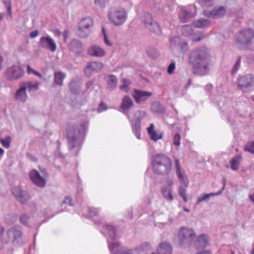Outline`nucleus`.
<instances>
[{
	"label": "nucleus",
	"mask_w": 254,
	"mask_h": 254,
	"mask_svg": "<svg viewBox=\"0 0 254 254\" xmlns=\"http://www.w3.org/2000/svg\"><path fill=\"white\" fill-rule=\"evenodd\" d=\"M154 172L159 175H167L171 171L172 162L171 159L164 154H156L152 161Z\"/></svg>",
	"instance_id": "nucleus-2"
},
{
	"label": "nucleus",
	"mask_w": 254,
	"mask_h": 254,
	"mask_svg": "<svg viewBox=\"0 0 254 254\" xmlns=\"http://www.w3.org/2000/svg\"><path fill=\"white\" fill-rule=\"evenodd\" d=\"M150 109L153 113L158 114H163L165 112V108L158 101L154 102L152 104Z\"/></svg>",
	"instance_id": "nucleus-30"
},
{
	"label": "nucleus",
	"mask_w": 254,
	"mask_h": 254,
	"mask_svg": "<svg viewBox=\"0 0 254 254\" xmlns=\"http://www.w3.org/2000/svg\"><path fill=\"white\" fill-rule=\"evenodd\" d=\"M179 19L182 23H185L192 16L191 11L186 7H181L179 11Z\"/></svg>",
	"instance_id": "nucleus-27"
},
{
	"label": "nucleus",
	"mask_w": 254,
	"mask_h": 254,
	"mask_svg": "<svg viewBox=\"0 0 254 254\" xmlns=\"http://www.w3.org/2000/svg\"><path fill=\"white\" fill-rule=\"evenodd\" d=\"M103 66V64L101 62H92L88 63L84 69V73L87 77H90L91 74L90 71L97 72L100 70Z\"/></svg>",
	"instance_id": "nucleus-17"
},
{
	"label": "nucleus",
	"mask_w": 254,
	"mask_h": 254,
	"mask_svg": "<svg viewBox=\"0 0 254 254\" xmlns=\"http://www.w3.org/2000/svg\"><path fill=\"white\" fill-rule=\"evenodd\" d=\"M29 217L26 214H22L19 218L20 222L25 226H28V220L29 219Z\"/></svg>",
	"instance_id": "nucleus-43"
},
{
	"label": "nucleus",
	"mask_w": 254,
	"mask_h": 254,
	"mask_svg": "<svg viewBox=\"0 0 254 254\" xmlns=\"http://www.w3.org/2000/svg\"><path fill=\"white\" fill-rule=\"evenodd\" d=\"M175 165L176 170H180L181 166L180 164L179 160L178 159H176L175 160Z\"/></svg>",
	"instance_id": "nucleus-61"
},
{
	"label": "nucleus",
	"mask_w": 254,
	"mask_h": 254,
	"mask_svg": "<svg viewBox=\"0 0 254 254\" xmlns=\"http://www.w3.org/2000/svg\"><path fill=\"white\" fill-rule=\"evenodd\" d=\"M237 16L238 17H241L243 16V11L241 8L238 9L237 10V12L236 13Z\"/></svg>",
	"instance_id": "nucleus-64"
},
{
	"label": "nucleus",
	"mask_w": 254,
	"mask_h": 254,
	"mask_svg": "<svg viewBox=\"0 0 254 254\" xmlns=\"http://www.w3.org/2000/svg\"><path fill=\"white\" fill-rule=\"evenodd\" d=\"M241 159L242 156L240 155H237L231 159L230 161V165L232 170L236 171L239 169Z\"/></svg>",
	"instance_id": "nucleus-32"
},
{
	"label": "nucleus",
	"mask_w": 254,
	"mask_h": 254,
	"mask_svg": "<svg viewBox=\"0 0 254 254\" xmlns=\"http://www.w3.org/2000/svg\"><path fill=\"white\" fill-rule=\"evenodd\" d=\"M149 134L150 135V138L154 141H157L162 137L161 134L159 135L155 130L152 131L151 133Z\"/></svg>",
	"instance_id": "nucleus-48"
},
{
	"label": "nucleus",
	"mask_w": 254,
	"mask_h": 254,
	"mask_svg": "<svg viewBox=\"0 0 254 254\" xmlns=\"http://www.w3.org/2000/svg\"><path fill=\"white\" fill-rule=\"evenodd\" d=\"M172 247L171 244L167 242H163L159 245L157 249L158 254H172Z\"/></svg>",
	"instance_id": "nucleus-28"
},
{
	"label": "nucleus",
	"mask_w": 254,
	"mask_h": 254,
	"mask_svg": "<svg viewBox=\"0 0 254 254\" xmlns=\"http://www.w3.org/2000/svg\"><path fill=\"white\" fill-rule=\"evenodd\" d=\"M108 0H94L95 3L96 5H99L101 7H105L106 3Z\"/></svg>",
	"instance_id": "nucleus-54"
},
{
	"label": "nucleus",
	"mask_w": 254,
	"mask_h": 254,
	"mask_svg": "<svg viewBox=\"0 0 254 254\" xmlns=\"http://www.w3.org/2000/svg\"><path fill=\"white\" fill-rule=\"evenodd\" d=\"M152 95V93L150 92L138 89H134L132 93V96L135 102L138 104L140 103L141 102L145 101Z\"/></svg>",
	"instance_id": "nucleus-16"
},
{
	"label": "nucleus",
	"mask_w": 254,
	"mask_h": 254,
	"mask_svg": "<svg viewBox=\"0 0 254 254\" xmlns=\"http://www.w3.org/2000/svg\"><path fill=\"white\" fill-rule=\"evenodd\" d=\"M182 51L185 53L188 50V43L187 42H184L181 43L180 45Z\"/></svg>",
	"instance_id": "nucleus-58"
},
{
	"label": "nucleus",
	"mask_w": 254,
	"mask_h": 254,
	"mask_svg": "<svg viewBox=\"0 0 254 254\" xmlns=\"http://www.w3.org/2000/svg\"><path fill=\"white\" fill-rule=\"evenodd\" d=\"M67 203L69 206H73L72 198L70 196H67L65 197L62 203V205H63L64 203Z\"/></svg>",
	"instance_id": "nucleus-53"
},
{
	"label": "nucleus",
	"mask_w": 254,
	"mask_h": 254,
	"mask_svg": "<svg viewBox=\"0 0 254 254\" xmlns=\"http://www.w3.org/2000/svg\"><path fill=\"white\" fill-rule=\"evenodd\" d=\"M249 198L253 202H254V190L251 191L249 194Z\"/></svg>",
	"instance_id": "nucleus-63"
},
{
	"label": "nucleus",
	"mask_w": 254,
	"mask_h": 254,
	"mask_svg": "<svg viewBox=\"0 0 254 254\" xmlns=\"http://www.w3.org/2000/svg\"><path fill=\"white\" fill-rule=\"evenodd\" d=\"M123 85L120 86V89L125 92H128L129 91V86L131 84V81L127 79H123L122 80Z\"/></svg>",
	"instance_id": "nucleus-40"
},
{
	"label": "nucleus",
	"mask_w": 254,
	"mask_h": 254,
	"mask_svg": "<svg viewBox=\"0 0 254 254\" xmlns=\"http://www.w3.org/2000/svg\"><path fill=\"white\" fill-rule=\"evenodd\" d=\"M140 249L143 252H148L151 249V246L147 243H143L140 245Z\"/></svg>",
	"instance_id": "nucleus-51"
},
{
	"label": "nucleus",
	"mask_w": 254,
	"mask_h": 254,
	"mask_svg": "<svg viewBox=\"0 0 254 254\" xmlns=\"http://www.w3.org/2000/svg\"><path fill=\"white\" fill-rule=\"evenodd\" d=\"M108 245L112 254H132L131 250L122 247L119 242H110L108 241Z\"/></svg>",
	"instance_id": "nucleus-14"
},
{
	"label": "nucleus",
	"mask_w": 254,
	"mask_h": 254,
	"mask_svg": "<svg viewBox=\"0 0 254 254\" xmlns=\"http://www.w3.org/2000/svg\"><path fill=\"white\" fill-rule=\"evenodd\" d=\"M18 217V215L17 213L8 214L5 218L6 223L8 224H12L15 223Z\"/></svg>",
	"instance_id": "nucleus-38"
},
{
	"label": "nucleus",
	"mask_w": 254,
	"mask_h": 254,
	"mask_svg": "<svg viewBox=\"0 0 254 254\" xmlns=\"http://www.w3.org/2000/svg\"><path fill=\"white\" fill-rule=\"evenodd\" d=\"M187 187H185L184 186H180L179 188V193L181 196L183 198L184 201L185 202L187 201V192H186V188Z\"/></svg>",
	"instance_id": "nucleus-41"
},
{
	"label": "nucleus",
	"mask_w": 254,
	"mask_h": 254,
	"mask_svg": "<svg viewBox=\"0 0 254 254\" xmlns=\"http://www.w3.org/2000/svg\"><path fill=\"white\" fill-rule=\"evenodd\" d=\"M176 64L175 62L171 63L168 66L167 68V72L169 74L174 73V69H175Z\"/></svg>",
	"instance_id": "nucleus-52"
},
{
	"label": "nucleus",
	"mask_w": 254,
	"mask_h": 254,
	"mask_svg": "<svg viewBox=\"0 0 254 254\" xmlns=\"http://www.w3.org/2000/svg\"><path fill=\"white\" fill-rule=\"evenodd\" d=\"M80 78L76 76L73 77L68 84L70 91L74 94L79 95L81 90V86L80 85Z\"/></svg>",
	"instance_id": "nucleus-18"
},
{
	"label": "nucleus",
	"mask_w": 254,
	"mask_h": 254,
	"mask_svg": "<svg viewBox=\"0 0 254 254\" xmlns=\"http://www.w3.org/2000/svg\"><path fill=\"white\" fill-rule=\"evenodd\" d=\"M6 235L14 247H22L25 243L21 228L19 226H14L7 230Z\"/></svg>",
	"instance_id": "nucleus-5"
},
{
	"label": "nucleus",
	"mask_w": 254,
	"mask_h": 254,
	"mask_svg": "<svg viewBox=\"0 0 254 254\" xmlns=\"http://www.w3.org/2000/svg\"><path fill=\"white\" fill-rule=\"evenodd\" d=\"M241 58L240 57H239L236 63L234 65L232 70V73L234 74L237 72L238 69L239 68L241 64Z\"/></svg>",
	"instance_id": "nucleus-46"
},
{
	"label": "nucleus",
	"mask_w": 254,
	"mask_h": 254,
	"mask_svg": "<svg viewBox=\"0 0 254 254\" xmlns=\"http://www.w3.org/2000/svg\"><path fill=\"white\" fill-rule=\"evenodd\" d=\"M142 21L145 27L150 32L159 34L161 33V29L158 22L155 20L152 15L149 13H145L142 18Z\"/></svg>",
	"instance_id": "nucleus-9"
},
{
	"label": "nucleus",
	"mask_w": 254,
	"mask_h": 254,
	"mask_svg": "<svg viewBox=\"0 0 254 254\" xmlns=\"http://www.w3.org/2000/svg\"><path fill=\"white\" fill-rule=\"evenodd\" d=\"M195 237V233L192 229L182 227L178 233V246L183 248L189 247Z\"/></svg>",
	"instance_id": "nucleus-4"
},
{
	"label": "nucleus",
	"mask_w": 254,
	"mask_h": 254,
	"mask_svg": "<svg viewBox=\"0 0 254 254\" xmlns=\"http://www.w3.org/2000/svg\"><path fill=\"white\" fill-rule=\"evenodd\" d=\"M133 105V100L129 96L125 95L123 98L120 107L123 110V113L127 115L128 118L129 117L128 115V110Z\"/></svg>",
	"instance_id": "nucleus-23"
},
{
	"label": "nucleus",
	"mask_w": 254,
	"mask_h": 254,
	"mask_svg": "<svg viewBox=\"0 0 254 254\" xmlns=\"http://www.w3.org/2000/svg\"><path fill=\"white\" fill-rule=\"evenodd\" d=\"M68 139V147L69 150L75 147L80 146L82 143L80 137L81 131L78 127L73 125H68L66 128Z\"/></svg>",
	"instance_id": "nucleus-3"
},
{
	"label": "nucleus",
	"mask_w": 254,
	"mask_h": 254,
	"mask_svg": "<svg viewBox=\"0 0 254 254\" xmlns=\"http://www.w3.org/2000/svg\"><path fill=\"white\" fill-rule=\"evenodd\" d=\"M93 21L90 17L82 18L77 24V36L81 38H87L91 32Z\"/></svg>",
	"instance_id": "nucleus-7"
},
{
	"label": "nucleus",
	"mask_w": 254,
	"mask_h": 254,
	"mask_svg": "<svg viewBox=\"0 0 254 254\" xmlns=\"http://www.w3.org/2000/svg\"><path fill=\"white\" fill-rule=\"evenodd\" d=\"M203 14L204 16L206 17L213 18L212 10L211 11L204 10L203 12Z\"/></svg>",
	"instance_id": "nucleus-59"
},
{
	"label": "nucleus",
	"mask_w": 254,
	"mask_h": 254,
	"mask_svg": "<svg viewBox=\"0 0 254 254\" xmlns=\"http://www.w3.org/2000/svg\"><path fill=\"white\" fill-rule=\"evenodd\" d=\"M69 50L76 54H79L83 51L82 43L76 39L72 40L68 45Z\"/></svg>",
	"instance_id": "nucleus-22"
},
{
	"label": "nucleus",
	"mask_w": 254,
	"mask_h": 254,
	"mask_svg": "<svg viewBox=\"0 0 254 254\" xmlns=\"http://www.w3.org/2000/svg\"><path fill=\"white\" fill-rule=\"evenodd\" d=\"M189 62L192 72L201 76L208 74L212 66L211 56L204 46L193 49L190 53Z\"/></svg>",
	"instance_id": "nucleus-1"
},
{
	"label": "nucleus",
	"mask_w": 254,
	"mask_h": 254,
	"mask_svg": "<svg viewBox=\"0 0 254 254\" xmlns=\"http://www.w3.org/2000/svg\"><path fill=\"white\" fill-rule=\"evenodd\" d=\"M146 50L148 56L150 58L152 59H156L159 57V52L156 48L150 47H148Z\"/></svg>",
	"instance_id": "nucleus-39"
},
{
	"label": "nucleus",
	"mask_w": 254,
	"mask_h": 254,
	"mask_svg": "<svg viewBox=\"0 0 254 254\" xmlns=\"http://www.w3.org/2000/svg\"><path fill=\"white\" fill-rule=\"evenodd\" d=\"M244 150L254 154V141L248 142L245 146Z\"/></svg>",
	"instance_id": "nucleus-44"
},
{
	"label": "nucleus",
	"mask_w": 254,
	"mask_h": 254,
	"mask_svg": "<svg viewBox=\"0 0 254 254\" xmlns=\"http://www.w3.org/2000/svg\"><path fill=\"white\" fill-rule=\"evenodd\" d=\"M88 53L92 57L101 58L106 55L105 50L98 45H92L88 50Z\"/></svg>",
	"instance_id": "nucleus-21"
},
{
	"label": "nucleus",
	"mask_w": 254,
	"mask_h": 254,
	"mask_svg": "<svg viewBox=\"0 0 254 254\" xmlns=\"http://www.w3.org/2000/svg\"><path fill=\"white\" fill-rule=\"evenodd\" d=\"M3 3L5 5V6L6 7L7 12L8 13V14L9 15H11V1L10 0H3Z\"/></svg>",
	"instance_id": "nucleus-50"
},
{
	"label": "nucleus",
	"mask_w": 254,
	"mask_h": 254,
	"mask_svg": "<svg viewBox=\"0 0 254 254\" xmlns=\"http://www.w3.org/2000/svg\"><path fill=\"white\" fill-rule=\"evenodd\" d=\"M181 136L180 134L176 133L173 137V143L175 146L179 147L180 145Z\"/></svg>",
	"instance_id": "nucleus-47"
},
{
	"label": "nucleus",
	"mask_w": 254,
	"mask_h": 254,
	"mask_svg": "<svg viewBox=\"0 0 254 254\" xmlns=\"http://www.w3.org/2000/svg\"><path fill=\"white\" fill-rule=\"evenodd\" d=\"M180 43V40L179 37L174 36L170 39V45L171 47H176L179 45Z\"/></svg>",
	"instance_id": "nucleus-45"
},
{
	"label": "nucleus",
	"mask_w": 254,
	"mask_h": 254,
	"mask_svg": "<svg viewBox=\"0 0 254 254\" xmlns=\"http://www.w3.org/2000/svg\"><path fill=\"white\" fill-rule=\"evenodd\" d=\"M95 224L99 227L103 228L105 226L104 224L100 220L95 221ZM105 227L108 231L109 236L110 238L112 240H114L117 236L116 228L114 226L110 225H106Z\"/></svg>",
	"instance_id": "nucleus-26"
},
{
	"label": "nucleus",
	"mask_w": 254,
	"mask_h": 254,
	"mask_svg": "<svg viewBox=\"0 0 254 254\" xmlns=\"http://www.w3.org/2000/svg\"><path fill=\"white\" fill-rule=\"evenodd\" d=\"M223 187L218 192H211V193H209L201 194L197 197V202L196 203V205L198 204L199 203H200L202 201H205V202H207L209 201V198L210 196H214L219 195L221 194L225 189V184H226V181H225V178H224L223 180Z\"/></svg>",
	"instance_id": "nucleus-20"
},
{
	"label": "nucleus",
	"mask_w": 254,
	"mask_h": 254,
	"mask_svg": "<svg viewBox=\"0 0 254 254\" xmlns=\"http://www.w3.org/2000/svg\"><path fill=\"white\" fill-rule=\"evenodd\" d=\"M238 87L244 92L254 89V76L251 74L240 76L237 80Z\"/></svg>",
	"instance_id": "nucleus-8"
},
{
	"label": "nucleus",
	"mask_w": 254,
	"mask_h": 254,
	"mask_svg": "<svg viewBox=\"0 0 254 254\" xmlns=\"http://www.w3.org/2000/svg\"><path fill=\"white\" fill-rule=\"evenodd\" d=\"M25 87H21L16 92L15 98L17 100L25 102L27 97Z\"/></svg>",
	"instance_id": "nucleus-34"
},
{
	"label": "nucleus",
	"mask_w": 254,
	"mask_h": 254,
	"mask_svg": "<svg viewBox=\"0 0 254 254\" xmlns=\"http://www.w3.org/2000/svg\"><path fill=\"white\" fill-rule=\"evenodd\" d=\"M22 85L24 87H25L26 90L27 89L29 91H31L33 90H38L39 87V83L38 82L33 83L32 81H28L23 83Z\"/></svg>",
	"instance_id": "nucleus-37"
},
{
	"label": "nucleus",
	"mask_w": 254,
	"mask_h": 254,
	"mask_svg": "<svg viewBox=\"0 0 254 254\" xmlns=\"http://www.w3.org/2000/svg\"><path fill=\"white\" fill-rule=\"evenodd\" d=\"M172 187H168L167 185H163L162 187L161 193L163 197L168 201H172L174 199L172 193Z\"/></svg>",
	"instance_id": "nucleus-29"
},
{
	"label": "nucleus",
	"mask_w": 254,
	"mask_h": 254,
	"mask_svg": "<svg viewBox=\"0 0 254 254\" xmlns=\"http://www.w3.org/2000/svg\"><path fill=\"white\" fill-rule=\"evenodd\" d=\"M105 80L107 83V88L110 91L115 90L117 87L118 82V79L114 74L105 75Z\"/></svg>",
	"instance_id": "nucleus-24"
},
{
	"label": "nucleus",
	"mask_w": 254,
	"mask_h": 254,
	"mask_svg": "<svg viewBox=\"0 0 254 254\" xmlns=\"http://www.w3.org/2000/svg\"><path fill=\"white\" fill-rule=\"evenodd\" d=\"M226 13V9L223 6L215 7L212 9L213 18L218 19Z\"/></svg>",
	"instance_id": "nucleus-35"
},
{
	"label": "nucleus",
	"mask_w": 254,
	"mask_h": 254,
	"mask_svg": "<svg viewBox=\"0 0 254 254\" xmlns=\"http://www.w3.org/2000/svg\"><path fill=\"white\" fill-rule=\"evenodd\" d=\"M106 109H107L106 104L104 103L103 102H102L99 104V106L98 108V112H101Z\"/></svg>",
	"instance_id": "nucleus-57"
},
{
	"label": "nucleus",
	"mask_w": 254,
	"mask_h": 254,
	"mask_svg": "<svg viewBox=\"0 0 254 254\" xmlns=\"http://www.w3.org/2000/svg\"><path fill=\"white\" fill-rule=\"evenodd\" d=\"M85 87V91L89 93L93 89L95 90L97 92L100 88V86L95 83V80L92 79L86 83Z\"/></svg>",
	"instance_id": "nucleus-36"
},
{
	"label": "nucleus",
	"mask_w": 254,
	"mask_h": 254,
	"mask_svg": "<svg viewBox=\"0 0 254 254\" xmlns=\"http://www.w3.org/2000/svg\"><path fill=\"white\" fill-rule=\"evenodd\" d=\"M39 46L44 49L50 50L54 52L57 50V45L54 40L49 36H43L39 39Z\"/></svg>",
	"instance_id": "nucleus-15"
},
{
	"label": "nucleus",
	"mask_w": 254,
	"mask_h": 254,
	"mask_svg": "<svg viewBox=\"0 0 254 254\" xmlns=\"http://www.w3.org/2000/svg\"><path fill=\"white\" fill-rule=\"evenodd\" d=\"M207 236L203 234L199 236L195 241L194 245L197 250L204 249L208 245Z\"/></svg>",
	"instance_id": "nucleus-25"
},
{
	"label": "nucleus",
	"mask_w": 254,
	"mask_h": 254,
	"mask_svg": "<svg viewBox=\"0 0 254 254\" xmlns=\"http://www.w3.org/2000/svg\"><path fill=\"white\" fill-rule=\"evenodd\" d=\"M11 191L16 200L22 204H26L31 198L27 191L22 190L19 187H14Z\"/></svg>",
	"instance_id": "nucleus-13"
},
{
	"label": "nucleus",
	"mask_w": 254,
	"mask_h": 254,
	"mask_svg": "<svg viewBox=\"0 0 254 254\" xmlns=\"http://www.w3.org/2000/svg\"><path fill=\"white\" fill-rule=\"evenodd\" d=\"M89 215L91 217H93L97 214L99 212V209L94 207L88 208Z\"/></svg>",
	"instance_id": "nucleus-49"
},
{
	"label": "nucleus",
	"mask_w": 254,
	"mask_h": 254,
	"mask_svg": "<svg viewBox=\"0 0 254 254\" xmlns=\"http://www.w3.org/2000/svg\"><path fill=\"white\" fill-rule=\"evenodd\" d=\"M102 32L104 35V42L106 43V44L110 46H112V43L108 39L107 36L105 33V31L103 28L102 29Z\"/></svg>",
	"instance_id": "nucleus-56"
},
{
	"label": "nucleus",
	"mask_w": 254,
	"mask_h": 254,
	"mask_svg": "<svg viewBox=\"0 0 254 254\" xmlns=\"http://www.w3.org/2000/svg\"><path fill=\"white\" fill-rule=\"evenodd\" d=\"M178 180L181 184V186H185V187H188L189 183L188 181H186L184 177L178 178Z\"/></svg>",
	"instance_id": "nucleus-55"
},
{
	"label": "nucleus",
	"mask_w": 254,
	"mask_h": 254,
	"mask_svg": "<svg viewBox=\"0 0 254 254\" xmlns=\"http://www.w3.org/2000/svg\"><path fill=\"white\" fill-rule=\"evenodd\" d=\"M254 37V30L251 29L241 30L236 38V42L241 46L249 44L252 43Z\"/></svg>",
	"instance_id": "nucleus-12"
},
{
	"label": "nucleus",
	"mask_w": 254,
	"mask_h": 254,
	"mask_svg": "<svg viewBox=\"0 0 254 254\" xmlns=\"http://www.w3.org/2000/svg\"><path fill=\"white\" fill-rule=\"evenodd\" d=\"M39 31L37 30H34L30 33V37L31 38H34L38 36Z\"/></svg>",
	"instance_id": "nucleus-60"
},
{
	"label": "nucleus",
	"mask_w": 254,
	"mask_h": 254,
	"mask_svg": "<svg viewBox=\"0 0 254 254\" xmlns=\"http://www.w3.org/2000/svg\"><path fill=\"white\" fill-rule=\"evenodd\" d=\"M108 15L110 21L117 26L123 24L127 19L126 11L121 7L111 8Z\"/></svg>",
	"instance_id": "nucleus-6"
},
{
	"label": "nucleus",
	"mask_w": 254,
	"mask_h": 254,
	"mask_svg": "<svg viewBox=\"0 0 254 254\" xmlns=\"http://www.w3.org/2000/svg\"><path fill=\"white\" fill-rule=\"evenodd\" d=\"M24 74V70L19 65L13 64L8 67L5 72V78L8 80L21 78Z\"/></svg>",
	"instance_id": "nucleus-11"
},
{
	"label": "nucleus",
	"mask_w": 254,
	"mask_h": 254,
	"mask_svg": "<svg viewBox=\"0 0 254 254\" xmlns=\"http://www.w3.org/2000/svg\"><path fill=\"white\" fill-rule=\"evenodd\" d=\"M0 141L2 145L5 148L7 149L10 147L11 137L9 136H7L5 139L1 138L0 139Z\"/></svg>",
	"instance_id": "nucleus-42"
},
{
	"label": "nucleus",
	"mask_w": 254,
	"mask_h": 254,
	"mask_svg": "<svg viewBox=\"0 0 254 254\" xmlns=\"http://www.w3.org/2000/svg\"><path fill=\"white\" fill-rule=\"evenodd\" d=\"M66 77V74L61 71H57L54 73V83L61 86L63 84V81Z\"/></svg>",
	"instance_id": "nucleus-33"
},
{
	"label": "nucleus",
	"mask_w": 254,
	"mask_h": 254,
	"mask_svg": "<svg viewBox=\"0 0 254 254\" xmlns=\"http://www.w3.org/2000/svg\"><path fill=\"white\" fill-rule=\"evenodd\" d=\"M145 115L146 112L145 111L137 110L131 121L132 131L138 139H140V122Z\"/></svg>",
	"instance_id": "nucleus-10"
},
{
	"label": "nucleus",
	"mask_w": 254,
	"mask_h": 254,
	"mask_svg": "<svg viewBox=\"0 0 254 254\" xmlns=\"http://www.w3.org/2000/svg\"><path fill=\"white\" fill-rule=\"evenodd\" d=\"M30 178L32 182L39 187H44L46 184L45 180L41 176L39 172L33 170L30 173Z\"/></svg>",
	"instance_id": "nucleus-19"
},
{
	"label": "nucleus",
	"mask_w": 254,
	"mask_h": 254,
	"mask_svg": "<svg viewBox=\"0 0 254 254\" xmlns=\"http://www.w3.org/2000/svg\"><path fill=\"white\" fill-rule=\"evenodd\" d=\"M210 24V21L205 19H197L194 20L193 22L194 27L198 28H203L209 27Z\"/></svg>",
	"instance_id": "nucleus-31"
},
{
	"label": "nucleus",
	"mask_w": 254,
	"mask_h": 254,
	"mask_svg": "<svg viewBox=\"0 0 254 254\" xmlns=\"http://www.w3.org/2000/svg\"><path fill=\"white\" fill-rule=\"evenodd\" d=\"M176 174L178 178L184 177V173L181 171V169L176 170Z\"/></svg>",
	"instance_id": "nucleus-62"
}]
</instances>
